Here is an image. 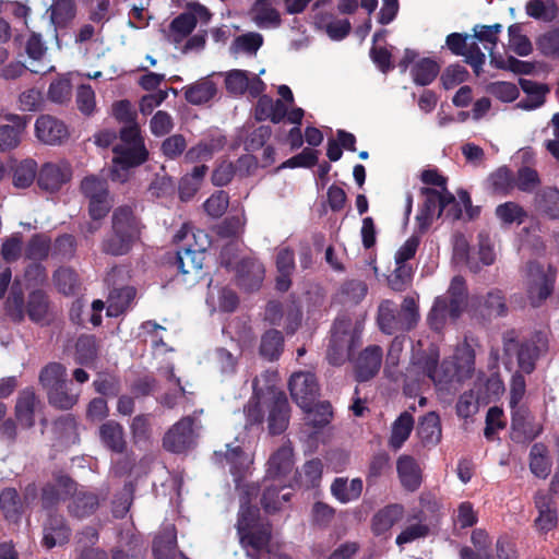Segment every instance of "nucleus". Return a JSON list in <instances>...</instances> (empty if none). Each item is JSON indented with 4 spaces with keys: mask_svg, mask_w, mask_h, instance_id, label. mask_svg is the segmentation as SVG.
Here are the masks:
<instances>
[{
    "mask_svg": "<svg viewBox=\"0 0 559 559\" xmlns=\"http://www.w3.org/2000/svg\"><path fill=\"white\" fill-rule=\"evenodd\" d=\"M439 356L438 348L431 345L423 353L415 354L412 364L415 372L426 376L439 389L451 383L454 378L462 380L473 371L474 355L468 346L456 349L454 355L457 360L456 365L447 359L439 364Z\"/></svg>",
    "mask_w": 559,
    "mask_h": 559,
    "instance_id": "f257e3e1",
    "label": "nucleus"
},
{
    "mask_svg": "<svg viewBox=\"0 0 559 559\" xmlns=\"http://www.w3.org/2000/svg\"><path fill=\"white\" fill-rule=\"evenodd\" d=\"M260 379L253 380V396L245 407L246 426L261 424L263 408L269 411L267 424L272 435H280L286 430L289 421V405L284 392L269 385L265 390L259 388Z\"/></svg>",
    "mask_w": 559,
    "mask_h": 559,
    "instance_id": "f03ea898",
    "label": "nucleus"
},
{
    "mask_svg": "<svg viewBox=\"0 0 559 559\" xmlns=\"http://www.w3.org/2000/svg\"><path fill=\"white\" fill-rule=\"evenodd\" d=\"M288 388L296 404L306 413V420L313 427L329 423L332 415L331 405L326 402L317 403L319 386L313 373L299 371L292 374Z\"/></svg>",
    "mask_w": 559,
    "mask_h": 559,
    "instance_id": "7ed1b4c3",
    "label": "nucleus"
},
{
    "mask_svg": "<svg viewBox=\"0 0 559 559\" xmlns=\"http://www.w3.org/2000/svg\"><path fill=\"white\" fill-rule=\"evenodd\" d=\"M257 515V508L249 506L247 501L241 502L237 530L247 555L253 559H261L264 555H267L269 559H290L284 554L272 555L265 549L270 542L271 530L269 525L258 524Z\"/></svg>",
    "mask_w": 559,
    "mask_h": 559,
    "instance_id": "20e7f679",
    "label": "nucleus"
},
{
    "mask_svg": "<svg viewBox=\"0 0 559 559\" xmlns=\"http://www.w3.org/2000/svg\"><path fill=\"white\" fill-rule=\"evenodd\" d=\"M362 331V322H353L348 317H340L335 320L328 349L330 364L338 366L346 361L352 349L356 346Z\"/></svg>",
    "mask_w": 559,
    "mask_h": 559,
    "instance_id": "39448f33",
    "label": "nucleus"
},
{
    "mask_svg": "<svg viewBox=\"0 0 559 559\" xmlns=\"http://www.w3.org/2000/svg\"><path fill=\"white\" fill-rule=\"evenodd\" d=\"M423 194L425 200L416 215V222L421 233L426 231L435 218H438L442 213L453 219L461 216V209L449 191L439 192L438 189L425 188Z\"/></svg>",
    "mask_w": 559,
    "mask_h": 559,
    "instance_id": "423d86ee",
    "label": "nucleus"
},
{
    "mask_svg": "<svg viewBox=\"0 0 559 559\" xmlns=\"http://www.w3.org/2000/svg\"><path fill=\"white\" fill-rule=\"evenodd\" d=\"M504 355L508 358L507 365L512 364L515 358L521 371L531 373L535 369V361L546 350V342L540 335L525 342H518L514 332H508L503 336Z\"/></svg>",
    "mask_w": 559,
    "mask_h": 559,
    "instance_id": "0eeeda50",
    "label": "nucleus"
},
{
    "mask_svg": "<svg viewBox=\"0 0 559 559\" xmlns=\"http://www.w3.org/2000/svg\"><path fill=\"white\" fill-rule=\"evenodd\" d=\"M556 271L537 262H530L523 277V286L528 301L538 307L552 293Z\"/></svg>",
    "mask_w": 559,
    "mask_h": 559,
    "instance_id": "6e6552de",
    "label": "nucleus"
},
{
    "mask_svg": "<svg viewBox=\"0 0 559 559\" xmlns=\"http://www.w3.org/2000/svg\"><path fill=\"white\" fill-rule=\"evenodd\" d=\"M199 428L200 426L193 416L181 418L165 433L164 448L174 453L188 450L194 444Z\"/></svg>",
    "mask_w": 559,
    "mask_h": 559,
    "instance_id": "1a4fd4ad",
    "label": "nucleus"
},
{
    "mask_svg": "<svg viewBox=\"0 0 559 559\" xmlns=\"http://www.w3.org/2000/svg\"><path fill=\"white\" fill-rule=\"evenodd\" d=\"M511 411L512 440L519 443L530 442L542 433V423L535 418L526 405H520L518 408Z\"/></svg>",
    "mask_w": 559,
    "mask_h": 559,
    "instance_id": "9d476101",
    "label": "nucleus"
},
{
    "mask_svg": "<svg viewBox=\"0 0 559 559\" xmlns=\"http://www.w3.org/2000/svg\"><path fill=\"white\" fill-rule=\"evenodd\" d=\"M294 453L289 444L282 445L274 452L267 462V478L274 481L282 480L286 485H293L297 481V473L294 471Z\"/></svg>",
    "mask_w": 559,
    "mask_h": 559,
    "instance_id": "9b49d317",
    "label": "nucleus"
},
{
    "mask_svg": "<svg viewBox=\"0 0 559 559\" xmlns=\"http://www.w3.org/2000/svg\"><path fill=\"white\" fill-rule=\"evenodd\" d=\"M107 493H100L87 490L84 487H78L74 483V489L70 493L68 511L78 519L87 518L96 512L100 503L106 500Z\"/></svg>",
    "mask_w": 559,
    "mask_h": 559,
    "instance_id": "f8f14e48",
    "label": "nucleus"
},
{
    "mask_svg": "<svg viewBox=\"0 0 559 559\" xmlns=\"http://www.w3.org/2000/svg\"><path fill=\"white\" fill-rule=\"evenodd\" d=\"M72 177V167L69 162L60 159L49 162L41 166L38 171V186L48 192H56L63 185L70 181Z\"/></svg>",
    "mask_w": 559,
    "mask_h": 559,
    "instance_id": "ddd939ff",
    "label": "nucleus"
},
{
    "mask_svg": "<svg viewBox=\"0 0 559 559\" xmlns=\"http://www.w3.org/2000/svg\"><path fill=\"white\" fill-rule=\"evenodd\" d=\"M204 259L203 252H194L191 246L177 251L175 264L183 283L192 285L201 278Z\"/></svg>",
    "mask_w": 559,
    "mask_h": 559,
    "instance_id": "4468645a",
    "label": "nucleus"
},
{
    "mask_svg": "<svg viewBox=\"0 0 559 559\" xmlns=\"http://www.w3.org/2000/svg\"><path fill=\"white\" fill-rule=\"evenodd\" d=\"M35 134L40 142L49 145L60 144L69 136L66 124L49 115H41L36 119Z\"/></svg>",
    "mask_w": 559,
    "mask_h": 559,
    "instance_id": "2eb2a0df",
    "label": "nucleus"
},
{
    "mask_svg": "<svg viewBox=\"0 0 559 559\" xmlns=\"http://www.w3.org/2000/svg\"><path fill=\"white\" fill-rule=\"evenodd\" d=\"M112 167L110 178L112 181L124 182L129 178L130 168L135 167L146 160L147 151L138 148L133 155L114 150Z\"/></svg>",
    "mask_w": 559,
    "mask_h": 559,
    "instance_id": "dca6fc26",
    "label": "nucleus"
},
{
    "mask_svg": "<svg viewBox=\"0 0 559 559\" xmlns=\"http://www.w3.org/2000/svg\"><path fill=\"white\" fill-rule=\"evenodd\" d=\"M71 530L62 515H49L43 530V546L51 549L67 544L70 539Z\"/></svg>",
    "mask_w": 559,
    "mask_h": 559,
    "instance_id": "f3484780",
    "label": "nucleus"
},
{
    "mask_svg": "<svg viewBox=\"0 0 559 559\" xmlns=\"http://www.w3.org/2000/svg\"><path fill=\"white\" fill-rule=\"evenodd\" d=\"M111 229L118 234H124L135 240H139L141 223L131 206L121 205L114 210Z\"/></svg>",
    "mask_w": 559,
    "mask_h": 559,
    "instance_id": "a211bd4d",
    "label": "nucleus"
},
{
    "mask_svg": "<svg viewBox=\"0 0 559 559\" xmlns=\"http://www.w3.org/2000/svg\"><path fill=\"white\" fill-rule=\"evenodd\" d=\"M12 124L0 126V152H8L16 148L25 131L27 120L19 115H9L5 117Z\"/></svg>",
    "mask_w": 559,
    "mask_h": 559,
    "instance_id": "6ab92c4d",
    "label": "nucleus"
},
{
    "mask_svg": "<svg viewBox=\"0 0 559 559\" xmlns=\"http://www.w3.org/2000/svg\"><path fill=\"white\" fill-rule=\"evenodd\" d=\"M396 471L402 486L409 491L419 488L423 477L421 468L411 455H401L396 461Z\"/></svg>",
    "mask_w": 559,
    "mask_h": 559,
    "instance_id": "aec40b11",
    "label": "nucleus"
},
{
    "mask_svg": "<svg viewBox=\"0 0 559 559\" xmlns=\"http://www.w3.org/2000/svg\"><path fill=\"white\" fill-rule=\"evenodd\" d=\"M39 405L35 392L31 388H26L19 393L15 404V417L25 428H31L35 424V412Z\"/></svg>",
    "mask_w": 559,
    "mask_h": 559,
    "instance_id": "412c9836",
    "label": "nucleus"
},
{
    "mask_svg": "<svg viewBox=\"0 0 559 559\" xmlns=\"http://www.w3.org/2000/svg\"><path fill=\"white\" fill-rule=\"evenodd\" d=\"M382 362V349L378 345L368 346L358 357L356 373L359 381H367L380 369Z\"/></svg>",
    "mask_w": 559,
    "mask_h": 559,
    "instance_id": "4be33fe9",
    "label": "nucleus"
},
{
    "mask_svg": "<svg viewBox=\"0 0 559 559\" xmlns=\"http://www.w3.org/2000/svg\"><path fill=\"white\" fill-rule=\"evenodd\" d=\"M240 285L247 289L258 288L264 277V266L254 259H242L236 265Z\"/></svg>",
    "mask_w": 559,
    "mask_h": 559,
    "instance_id": "5701e85b",
    "label": "nucleus"
},
{
    "mask_svg": "<svg viewBox=\"0 0 559 559\" xmlns=\"http://www.w3.org/2000/svg\"><path fill=\"white\" fill-rule=\"evenodd\" d=\"M47 14L55 32L66 28L76 16L75 0H53Z\"/></svg>",
    "mask_w": 559,
    "mask_h": 559,
    "instance_id": "b1692460",
    "label": "nucleus"
},
{
    "mask_svg": "<svg viewBox=\"0 0 559 559\" xmlns=\"http://www.w3.org/2000/svg\"><path fill=\"white\" fill-rule=\"evenodd\" d=\"M276 288L281 292H286L290 287V276L295 270V257L294 251L288 247H282L276 253Z\"/></svg>",
    "mask_w": 559,
    "mask_h": 559,
    "instance_id": "393cba45",
    "label": "nucleus"
},
{
    "mask_svg": "<svg viewBox=\"0 0 559 559\" xmlns=\"http://www.w3.org/2000/svg\"><path fill=\"white\" fill-rule=\"evenodd\" d=\"M25 50L31 60L39 64H33L31 71L34 73H46L53 70V67L46 62L47 47L45 46L41 36L33 33L25 45Z\"/></svg>",
    "mask_w": 559,
    "mask_h": 559,
    "instance_id": "a878e982",
    "label": "nucleus"
},
{
    "mask_svg": "<svg viewBox=\"0 0 559 559\" xmlns=\"http://www.w3.org/2000/svg\"><path fill=\"white\" fill-rule=\"evenodd\" d=\"M185 98L192 105H202L210 102L217 92L216 84L207 76L182 88Z\"/></svg>",
    "mask_w": 559,
    "mask_h": 559,
    "instance_id": "bb28decb",
    "label": "nucleus"
},
{
    "mask_svg": "<svg viewBox=\"0 0 559 559\" xmlns=\"http://www.w3.org/2000/svg\"><path fill=\"white\" fill-rule=\"evenodd\" d=\"M462 310V308H459L455 314L452 313V302L447 297H438L428 316L429 325L431 329L440 331L449 322L455 321Z\"/></svg>",
    "mask_w": 559,
    "mask_h": 559,
    "instance_id": "cd10ccee",
    "label": "nucleus"
},
{
    "mask_svg": "<svg viewBox=\"0 0 559 559\" xmlns=\"http://www.w3.org/2000/svg\"><path fill=\"white\" fill-rule=\"evenodd\" d=\"M417 435L425 447H435L441 440L440 418L435 412L426 414L419 421Z\"/></svg>",
    "mask_w": 559,
    "mask_h": 559,
    "instance_id": "c85d7f7f",
    "label": "nucleus"
},
{
    "mask_svg": "<svg viewBox=\"0 0 559 559\" xmlns=\"http://www.w3.org/2000/svg\"><path fill=\"white\" fill-rule=\"evenodd\" d=\"M287 114V106L282 99L273 100L263 95L259 98L255 107V117L258 120H271L274 123L281 122Z\"/></svg>",
    "mask_w": 559,
    "mask_h": 559,
    "instance_id": "c756f323",
    "label": "nucleus"
},
{
    "mask_svg": "<svg viewBox=\"0 0 559 559\" xmlns=\"http://www.w3.org/2000/svg\"><path fill=\"white\" fill-rule=\"evenodd\" d=\"M251 19L260 28L277 27L281 23L280 14L273 8V0H257L251 9Z\"/></svg>",
    "mask_w": 559,
    "mask_h": 559,
    "instance_id": "7c9ffc66",
    "label": "nucleus"
},
{
    "mask_svg": "<svg viewBox=\"0 0 559 559\" xmlns=\"http://www.w3.org/2000/svg\"><path fill=\"white\" fill-rule=\"evenodd\" d=\"M267 481H270V484L264 488L261 502L266 512H274L278 510L284 502L288 501L292 496L290 491L283 492L280 496V491L290 488L293 485L285 486L283 480L280 483L270 478H267Z\"/></svg>",
    "mask_w": 559,
    "mask_h": 559,
    "instance_id": "2f4dec72",
    "label": "nucleus"
},
{
    "mask_svg": "<svg viewBox=\"0 0 559 559\" xmlns=\"http://www.w3.org/2000/svg\"><path fill=\"white\" fill-rule=\"evenodd\" d=\"M73 489L74 481L67 476L59 477L53 484H47L43 488V507L48 509L55 506L61 498H70V493Z\"/></svg>",
    "mask_w": 559,
    "mask_h": 559,
    "instance_id": "473e14b6",
    "label": "nucleus"
},
{
    "mask_svg": "<svg viewBox=\"0 0 559 559\" xmlns=\"http://www.w3.org/2000/svg\"><path fill=\"white\" fill-rule=\"evenodd\" d=\"M99 437L103 444L109 450L121 453L126 449L123 427L115 421L108 420L99 427Z\"/></svg>",
    "mask_w": 559,
    "mask_h": 559,
    "instance_id": "72a5a7b5",
    "label": "nucleus"
},
{
    "mask_svg": "<svg viewBox=\"0 0 559 559\" xmlns=\"http://www.w3.org/2000/svg\"><path fill=\"white\" fill-rule=\"evenodd\" d=\"M362 491V480L360 478H354L348 480L347 478L338 477L335 478L331 485V492L335 499L342 503H348L357 500Z\"/></svg>",
    "mask_w": 559,
    "mask_h": 559,
    "instance_id": "f704fd0d",
    "label": "nucleus"
},
{
    "mask_svg": "<svg viewBox=\"0 0 559 559\" xmlns=\"http://www.w3.org/2000/svg\"><path fill=\"white\" fill-rule=\"evenodd\" d=\"M224 144L225 140L223 136L203 140L189 148L185 155V158L189 163L206 162L212 158L215 152L222 150Z\"/></svg>",
    "mask_w": 559,
    "mask_h": 559,
    "instance_id": "c9c22d12",
    "label": "nucleus"
},
{
    "mask_svg": "<svg viewBox=\"0 0 559 559\" xmlns=\"http://www.w3.org/2000/svg\"><path fill=\"white\" fill-rule=\"evenodd\" d=\"M378 324L382 332L393 334L402 330V318L397 306L391 300H383L378 310Z\"/></svg>",
    "mask_w": 559,
    "mask_h": 559,
    "instance_id": "e433bc0d",
    "label": "nucleus"
},
{
    "mask_svg": "<svg viewBox=\"0 0 559 559\" xmlns=\"http://www.w3.org/2000/svg\"><path fill=\"white\" fill-rule=\"evenodd\" d=\"M414 428V418L411 413L403 412L392 424L389 445L399 450L408 439Z\"/></svg>",
    "mask_w": 559,
    "mask_h": 559,
    "instance_id": "4c0bfd02",
    "label": "nucleus"
},
{
    "mask_svg": "<svg viewBox=\"0 0 559 559\" xmlns=\"http://www.w3.org/2000/svg\"><path fill=\"white\" fill-rule=\"evenodd\" d=\"M263 45V36L260 33L249 32L237 36L230 45V53L234 56H255Z\"/></svg>",
    "mask_w": 559,
    "mask_h": 559,
    "instance_id": "58836bf2",
    "label": "nucleus"
},
{
    "mask_svg": "<svg viewBox=\"0 0 559 559\" xmlns=\"http://www.w3.org/2000/svg\"><path fill=\"white\" fill-rule=\"evenodd\" d=\"M135 297V289L133 287H122L110 292L107 300V316L118 317L124 312L131 305Z\"/></svg>",
    "mask_w": 559,
    "mask_h": 559,
    "instance_id": "ea45409f",
    "label": "nucleus"
},
{
    "mask_svg": "<svg viewBox=\"0 0 559 559\" xmlns=\"http://www.w3.org/2000/svg\"><path fill=\"white\" fill-rule=\"evenodd\" d=\"M404 515V508L401 504H390L380 510L372 520V528L377 534L390 530Z\"/></svg>",
    "mask_w": 559,
    "mask_h": 559,
    "instance_id": "a19ab883",
    "label": "nucleus"
},
{
    "mask_svg": "<svg viewBox=\"0 0 559 559\" xmlns=\"http://www.w3.org/2000/svg\"><path fill=\"white\" fill-rule=\"evenodd\" d=\"M535 503L539 515L535 520L536 526L540 531H550L557 524L556 511L552 508L550 499L542 493L536 495Z\"/></svg>",
    "mask_w": 559,
    "mask_h": 559,
    "instance_id": "79ce46f5",
    "label": "nucleus"
},
{
    "mask_svg": "<svg viewBox=\"0 0 559 559\" xmlns=\"http://www.w3.org/2000/svg\"><path fill=\"white\" fill-rule=\"evenodd\" d=\"M120 138L122 144L115 146L114 150H119L130 155H133L138 148L146 150L140 135V128L135 121L128 123L121 129Z\"/></svg>",
    "mask_w": 559,
    "mask_h": 559,
    "instance_id": "37998d69",
    "label": "nucleus"
},
{
    "mask_svg": "<svg viewBox=\"0 0 559 559\" xmlns=\"http://www.w3.org/2000/svg\"><path fill=\"white\" fill-rule=\"evenodd\" d=\"M525 12L535 20L551 22L558 15V5L555 0H530Z\"/></svg>",
    "mask_w": 559,
    "mask_h": 559,
    "instance_id": "c03bdc74",
    "label": "nucleus"
},
{
    "mask_svg": "<svg viewBox=\"0 0 559 559\" xmlns=\"http://www.w3.org/2000/svg\"><path fill=\"white\" fill-rule=\"evenodd\" d=\"M136 241L138 240L130 236L120 233L118 234L111 229V234L103 240L102 248L107 254L124 255L131 250Z\"/></svg>",
    "mask_w": 559,
    "mask_h": 559,
    "instance_id": "a18cd8bd",
    "label": "nucleus"
},
{
    "mask_svg": "<svg viewBox=\"0 0 559 559\" xmlns=\"http://www.w3.org/2000/svg\"><path fill=\"white\" fill-rule=\"evenodd\" d=\"M509 41L508 49L521 57H526L533 51V45L530 38L523 34L522 26L518 23L508 28Z\"/></svg>",
    "mask_w": 559,
    "mask_h": 559,
    "instance_id": "49530a36",
    "label": "nucleus"
},
{
    "mask_svg": "<svg viewBox=\"0 0 559 559\" xmlns=\"http://www.w3.org/2000/svg\"><path fill=\"white\" fill-rule=\"evenodd\" d=\"M501 31L502 25L499 23L493 25H476L474 27V37L483 44L492 60H495L493 50L498 44Z\"/></svg>",
    "mask_w": 559,
    "mask_h": 559,
    "instance_id": "de8ad7c7",
    "label": "nucleus"
},
{
    "mask_svg": "<svg viewBox=\"0 0 559 559\" xmlns=\"http://www.w3.org/2000/svg\"><path fill=\"white\" fill-rule=\"evenodd\" d=\"M284 338L280 331L270 330L261 338L260 354L269 360L277 359L283 350Z\"/></svg>",
    "mask_w": 559,
    "mask_h": 559,
    "instance_id": "09e8293b",
    "label": "nucleus"
},
{
    "mask_svg": "<svg viewBox=\"0 0 559 559\" xmlns=\"http://www.w3.org/2000/svg\"><path fill=\"white\" fill-rule=\"evenodd\" d=\"M190 234L193 239V243L188 241L186 247L191 246L194 252H203V257H205V251L211 245V239L204 230L198 229L197 231H193L189 224H185L175 235V240L177 242L186 240Z\"/></svg>",
    "mask_w": 559,
    "mask_h": 559,
    "instance_id": "8fccbe9b",
    "label": "nucleus"
},
{
    "mask_svg": "<svg viewBox=\"0 0 559 559\" xmlns=\"http://www.w3.org/2000/svg\"><path fill=\"white\" fill-rule=\"evenodd\" d=\"M225 459L230 464V473L236 479L240 478L253 462L252 457L246 454L240 447H228Z\"/></svg>",
    "mask_w": 559,
    "mask_h": 559,
    "instance_id": "3c124183",
    "label": "nucleus"
},
{
    "mask_svg": "<svg viewBox=\"0 0 559 559\" xmlns=\"http://www.w3.org/2000/svg\"><path fill=\"white\" fill-rule=\"evenodd\" d=\"M439 70L440 68L436 61L424 58L414 66L412 74L416 84L425 86L436 79Z\"/></svg>",
    "mask_w": 559,
    "mask_h": 559,
    "instance_id": "603ef678",
    "label": "nucleus"
},
{
    "mask_svg": "<svg viewBox=\"0 0 559 559\" xmlns=\"http://www.w3.org/2000/svg\"><path fill=\"white\" fill-rule=\"evenodd\" d=\"M531 471L540 478L550 473V462L547 457V448L543 443H535L531 449Z\"/></svg>",
    "mask_w": 559,
    "mask_h": 559,
    "instance_id": "864d4df0",
    "label": "nucleus"
},
{
    "mask_svg": "<svg viewBox=\"0 0 559 559\" xmlns=\"http://www.w3.org/2000/svg\"><path fill=\"white\" fill-rule=\"evenodd\" d=\"M0 507L7 520L17 521L22 511V502L15 489L7 488L1 491Z\"/></svg>",
    "mask_w": 559,
    "mask_h": 559,
    "instance_id": "5fc2aeb1",
    "label": "nucleus"
},
{
    "mask_svg": "<svg viewBox=\"0 0 559 559\" xmlns=\"http://www.w3.org/2000/svg\"><path fill=\"white\" fill-rule=\"evenodd\" d=\"M195 27L194 15L183 12L170 23L169 36L175 43H180Z\"/></svg>",
    "mask_w": 559,
    "mask_h": 559,
    "instance_id": "6e6d98bb",
    "label": "nucleus"
},
{
    "mask_svg": "<svg viewBox=\"0 0 559 559\" xmlns=\"http://www.w3.org/2000/svg\"><path fill=\"white\" fill-rule=\"evenodd\" d=\"M49 310L47 297L44 292L35 290L29 295L27 313L31 320L43 322L46 320Z\"/></svg>",
    "mask_w": 559,
    "mask_h": 559,
    "instance_id": "4d7b16f0",
    "label": "nucleus"
},
{
    "mask_svg": "<svg viewBox=\"0 0 559 559\" xmlns=\"http://www.w3.org/2000/svg\"><path fill=\"white\" fill-rule=\"evenodd\" d=\"M66 368L58 362H50L43 368L39 381L46 389L51 390L66 382Z\"/></svg>",
    "mask_w": 559,
    "mask_h": 559,
    "instance_id": "13d9d810",
    "label": "nucleus"
},
{
    "mask_svg": "<svg viewBox=\"0 0 559 559\" xmlns=\"http://www.w3.org/2000/svg\"><path fill=\"white\" fill-rule=\"evenodd\" d=\"M36 174V162L34 159H24L14 169L13 183L16 188H27L33 183Z\"/></svg>",
    "mask_w": 559,
    "mask_h": 559,
    "instance_id": "bf43d9fd",
    "label": "nucleus"
},
{
    "mask_svg": "<svg viewBox=\"0 0 559 559\" xmlns=\"http://www.w3.org/2000/svg\"><path fill=\"white\" fill-rule=\"evenodd\" d=\"M76 361L87 365L93 362L97 356L96 338L91 335H83L76 341Z\"/></svg>",
    "mask_w": 559,
    "mask_h": 559,
    "instance_id": "052dcab7",
    "label": "nucleus"
},
{
    "mask_svg": "<svg viewBox=\"0 0 559 559\" xmlns=\"http://www.w3.org/2000/svg\"><path fill=\"white\" fill-rule=\"evenodd\" d=\"M416 520L414 523H409L405 528L397 535L396 544L399 546L412 543L418 538L425 537L428 534V526L423 523L420 519L414 516Z\"/></svg>",
    "mask_w": 559,
    "mask_h": 559,
    "instance_id": "680f3d73",
    "label": "nucleus"
},
{
    "mask_svg": "<svg viewBox=\"0 0 559 559\" xmlns=\"http://www.w3.org/2000/svg\"><path fill=\"white\" fill-rule=\"evenodd\" d=\"M443 297H447L448 300L452 302V313L455 314L459 308L463 309L466 298L464 280L461 276L453 277L450 287Z\"/></svg>",
    "mask_w": 559,
    "mask_h": 559,
    "instance_id": "e2e57ef3",
    "label": "nucleus"
},
{
    "mask_svg": "<svg viewBox=\"0 0 559 559\" xmlns=\"http://www.w3.org/2000/svg\"><path fill=\"white\" fill-rule=\"evenodd\" d=\"M536 46L544 56L559 59V29L540 35L536 40Z\"/></svg>",
    "mask_w": 559,
    "mask_h": 559,
    "instance_id": "0e129e2a",
    "label": "nucleus"
},
{
    "mask_svg": "<svg viewBox=\"0 0 559 559\" xmlns=\"http://www.w3.org/2000/svg\"><path fill=\"white\" fill-rule=\"evenodd\" d=\"M50 404L61 409H69L78 402V396L67 392V382L48 391Z\"/></svg>",
    "mask_w": 559,
    "mask_h": 559,
    "instance_id": "69168bd1",
    "label": "nucleus"
},
{
    "mask_svg": "<svg viewBox=\"0 0 559 559\" xmlns=\"http://www.w3.org/2000/svg\"><path fill=\"white\" fill-rule=\"evenodd\" d=\"M228 204V194L225 191H217L204 202L203 207L210 216L217 218L225 214Z\"/></svg>",
    "mask_w": 559,
    "mask_h": 559,
    "instance_id": "338daca9",
    "label": "nucleus"
},
{
    "mask_svg": "<svg viewBox=\"0 0 559 559\" xmlns=\"http://www.w3.org/2000/svg\"><path fill=\"white\" fill-rule=\"evenodd\" d=\"M82 192L90 200L108 197L107 183L96 176H88L81 183Z\"/></svg>",
    "mask_w": 559,
    "mask_h": 559,
    "instance_id": "774afa93",
    "label": "nucleus"
}]
</instances>
